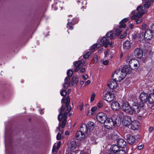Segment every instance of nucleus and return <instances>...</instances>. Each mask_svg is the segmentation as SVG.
<instances>
[{
	"instance_id": "obj_1",
	"label": "nucleus",
	"mask_w": 154,
	"mask_h": 154,
	"mask_svg": "<svg viewBox=\"0 0 154 154\" xmlns=\"http://www.w3.org/2000/svg\"><path fill=\"white\" fill-rule=\"evenodd\" d=\"M70 102V98L67 97L66 99L63 98L62 100V106L58 116V119L59 122V126L63 128L66 123L67 114L70 111L71 106H69Z\"/></svg>"
},
{
	"instance_id": "obj_2",
	"label": "nucleus",
	"mask_w": 154,
	"mask_h": 154,
	"mask_svg": "<svg viewBox=\"0 0 154 154\" xmlns=\"http://www.w3.org/2000/svg\"><path fill=\"white\" fill-rule=\"evenodd\" d=\"M143 7L142 6H139L137 8L136 12L134 10L130 14V17L132 20H135L137 24L140 23L142 21L141 17L144 14L145 12L143 10Z\"/></svg>"
},
{
	"instance_id": "obj_3",
	"label": "nucleus",
	"mask_w": 154,
	"mask_h": 154,
	"mask_svg": "<svg viewBox=\"0 0 154 154\" xmlns=\"http://www.w3.org/2000/svg\"><path fill=\"white\" fill-rule=\"evenodd\" d=\"M124 70L122 68L116 70L113 74V79L115 78V79L117 80V81H120L123 80L126 75L125 72L123 71V70Z\"/></svg>"
},
{
	"instance_id": "obj_4",
	"label": "nucleus",
	"mask_w": 154,
	"mask_h": 154,
	"mask_svg": "<svg viewBox=\"0 0 154 154\" xmlns=\"http://www.w3.org/2000/svg\"><path fill=\"white\" fill-rule=\"evenodd\" d=\"M117 117L116 116H113L111 119L107 118L103 123L105 127L107 129H112L117 124Z\"/></svg>"
},
{
	"instance_id": "obj_5",
	"label": "nucleus",
	"mask_w": 154,
	"mask_h": 154,
	"mask_svg": "<svg viewBox=\"0 0 154 154\" xmlns=\"http://www.w3.org/2000/svg\"><path fill=\"white\" fill-rule=\"evenodd\" d=\"M126 60L127 63L128 62L129 65L132 69H137L140 66L139 61L135 59H132L131 57L128 56Z\"/></svg>"
},
{
	"instance_id": "obj_6",
	"label": "nucleus",
	"mask_w": 154,
	"mask_h": 154,
	"mask_svg": "<svg viewBox=\"0 0 154 154\" xmlns=\"http://www.w3.org/2000/svg\"><path fill=\"white\" fill-rule=\"evenodd\" d=\"M121 115L119 117L121 118L123 117L122 120V124L126 126H129L132 121L131 118L128 116H124L123 113L122 112L121 113Z\"/></svg>"
},
{
	"instance_id": "obj_7",
	"label": "nucleus",
	"mask_w": 154,
	"mask_h": 154,
	"mask_svg": "<svg viewBox=\"0 0 154 154\" xmlns=\"http://www.w3.org/2000/svg\"><path fill=\"white\" fill-rule=\"evenodd\" d=\"M107 118V115L103 112H99L96 115L97 120L102 124L104 122Z\"/></svg>"
},
{
	"instance_id": "obj_8",
	"label": "nucleus",
	"mask_w": 154,
	"mask_h": 154,
	"mask_svg": "<svg viewBox=\"0 0 154 154\" xmlns=\"http://www.w3.org/2000/svg\"><path fill=\"white\" fill-rule=\"evenodd\" d=\"M143 106V103L136 104L134 105L132 107H131L130 111H131L132 113H130V114L138 113L140 111L141 109L142 108Z\"/></svg>"
},
{
	"instance_id": "obj_9",
	"label": "nucleus",
	"mask_w": 154,
	"mask_h": 154,
	"mask_svg": "<svg viewBox=\"0 0 154 154\" xmlns=\"http://www.w3.org/2000/svg\"><path fill=\"white\" fill-rule=\"evenodd\" d=\"M114 95L110 91L106 93L103 96V99L109 102H111L114 99Z\"/></svg>"
},
{
	"instance_id": "obj_10",
	"label": "nucleus",
	"mask_w": 154,
	"mask_h": 154,
	"mask_svg": "<svg viewBox=\"0 0 154 154\" xmlns=\"http://www.w3.org/2000/svg\"><path fill=\"white\" fill-rule=\"evenodd\" d=\"M121 106L122 110L128 113L129 114L132 113L131 111H130L131 107L128 102H125L123 103Z\"/></svg>"
},
{
	"instance_id": "obj_11",
	"label": "nucleus",
	"mask_w": 154,
	"mask_h": 154,
	"mask_svg": "<svg viewBox=\"0 0 154 154\" xmlns=\"http://www.w3.org/2000/svg\"><path fill=\"white\" fill-rule=\"evenodd\" d=\"M144 38L148 40L154 36V32H153L150 29H147L144 33Z\"/></svg>"
},
{
	"instance_id": "obj_12",
	"label": "nucleus",
	"mask_w": 154,
	"mask_h": 154,
	"mask_svg": "<svg viewBox=\"0 0 154 154\" xmlns=\"http://www.w3.org/2000/svg\"><path fill=\"white\" fill-rule=\"evenodd\" d=\"M77 148L76 143L75 141H71L68 144V149L72 152H75Z\"/></svg>"
},
{
	"instance_id": "obj_13",
	"label": "nucleus",
	"mask_w": 154,
	"mask_h": 154,
	"mask_svg": "<svg viewBox=\"0 0 154 154\" xmlns=\"http://www.w3.org/2000/svg\"><path fill=\"white\" fill-rule=\"evenodd\" d=\"M111 80L109 81L107 83V85L109 88L113 89L116 88L118 86V84L116 82L117 80L115 79Z\"/></svg>"
},
{
	"instance_id": "obj_14",
	"label": "nucleus",
	"mask_w": 154,
	"mask_h": 154,
	"mask_svg": "<svg viewBox=\"0 0 154 154\" xmlns=\"http://www.w3.org/2000/svg\"><path fill=\"white\" fill-rule=\"evenodd\" d=\"M140 125L139 122L137 120H135L131 121L129 126V128H131L132 130H135L138 129Z\"/></svg>"
},
{
	"instance_id": "obj_15",
	"label": "nucleus",
	"mask_w": 154,
	"mask_h": 154,
	"mask_svg": "<svg viewBox=\"0 0 154 154\" xmlns=\"http://www.w3.org/2000/svg\"><path fill=\"white\" fill-rule=\"evenodd\" d=\"M149 95L148 94L143 92H141L140 96V100L143 103H145L148 101Z\"/></svg>"
},
{
	"instance_id": "obj_16",
	"label": "nucleus",
	"mask_w": 154,
	"mask_h": 154,
	"mask_svg": "<svg viewBox=\"0 0 154 154\" xmlns=\"http://www.w3.org/2000/svg\"><path fill=\"white\" fill-rule=\"evenodd\" d=\"M134 54L135 57L140 58L143 56V52L142 50L139 48H137L135 49L134 51Z\"/></svg>"
},
{
	"instance_id": "obj_17",
	"label": "nucleus",
	"mask_w": 154,
	"mask_h": 154,
	"mask_svg": "<svg viewBox=\"0 0 154 154\" xmlns=\"http://www.w3.org/2000/svg\"><path fill=\"white\" fill-rule=\"evenodd\" d=\"M80 131L84 134L89 135L90 134L89 132L87 125L85 124H82L80 128Z\"/></svg>"
},
{
	"instance_id": "obj_18",
	"label": "nucleus",
	"mask_w": 154,
	"mask_h": 154,
	"mask_svg": "<svg viewBox=\"0 0 154 154\" xmlns=\"http://www.w3.org/2000/svg\"><path fill=\"white\" fill-rule=\"evenodd\" d=\"M119 147L117 145H112L109 150L110 154H115L116 152L119 151L120 149Z\"/></svg>"
},
{
	"instance_id": "obj_19",
	"label": "nucleus",
	"mask_w": 154,
	"mask_h": 154,
	"mask_svg": "<svg viewBox=\"0 0 154 154\" xmlns=\"http://www.w3.org/2000/svg\"><path fill=\"white\" fill-rule=\"evenodd\" d=\"M117 145L122 148H124L126 146V142L122 139H119L117 141Z\"/></svg>"
},
{
	"instance_id": "obj_20",
	"label": "nucleus",
	"mask_w": 154,
	"mask_h": 154,
	"mask_svg": "<svg viewBox=\"0 0 154 154\" xmlns=\"http://www.w3.org/2000/svg\"><path fill=\"white\" fill-rule=\"evenodd\" d=\"M111 108L114 110H117L120 108L119 103L116 101H113L111 104Z\"/></svg>"
},
{
	"instance_id": "obj_21",
	"label": "nucleus",
	"mask_w": 154,
	"mask_h": 154,
	"mask_svg": "<svg viewBox=\"0 0 154 154\" xmlns=\"http://www.w3.org/2000/svg\"><path fill=\"white\" fill-rule=\"evenodd\" d=\"M87 126L89 132L90 134L91 132L93 130L95 126V124L94 122H89L88 123Z\"/></svg>"
},
{
	"instance_id": "obj_22",
	"label": "nucleus",
	"mask_w": 154,
	"mask_h": 154,
	"mask_svg": "<svg viewBox=\"0 0 154 154\" xmlns=\"http://www.w3.org/2000/svg\"><path fill=\"white\" fill-rule=\"evenodd\" d=\"M85 135L80 131H78L75 135V137L78 140H81L85 138Z\"/></svg>"
},
{
	"instance_id": "obj_23",
	"label": "nucleus",
	"mask_w": 154,
	"mask_h": 154,
	"mask_svg": "<svg viewBox=\"0 0 154 154\" xmlns=\"http://www.w3.org/2000/svg\"><path fill=\"white\" fill-rule=\"evenodd\" d=\"M127 141L130 144H133L135 141V138L132 135L127 136Z\"/></svg>"
},
{
	"instance_id": "obj_24",
	"label": "nucleus",
	"mask_w": 154,
	"mask_h": 154,
	"mask_svg": "<svg viewBox=\"0 0 154 154\" xmlns=\"http://www.w3.org/2000/svg\"><path fill=\"white\" fill-rule=\"evenodd\" d=\"M83 63L81 61H79L75 63H74L75 71H78L81 67L83 66Z\"/></svg>"
},
{
	"instance_id": "obj_25",
	"label": "nucleus",
	"mask_w": 154,
	"mask_h": 154,
	"mask_svg": "<svg viewBox=\"0 0 154 154\" xmlns=\"http://www.w3.org/2000/svg\"><path fill=\"white\" fill-rule=\"evenodd\" d=\"M131 47V43L129 41L127 40L123 44V48L125 51H128L130 49Z\"/></svg>"
},
{
	"instance_id": "obj_26",
	"label": "nucleus",
	"mask_w": 154,
	"mask_h": 154,
	"mask_svg": "<svg viewBox=\"0 0 154 154\" xmlns=\"http://www.w3.org/2000/svg\"><path fill=\"white\" fill-rule=\"evenodd\" d=\"M107 43H109V40L106 37H103L100 40V45L101 46L105 45V48L108 47Z\"/></svg>"
},
{
	"instance_id": "obj_27",
	"label": "nucleus",
	"mask_w": 154,
	"mask_h": 154,
	"mask_svg": "<svg viewBox=\"0 0 154 154\" xmlns=\"http://www.w3.org/2000/svg\"><path fill=\"white\" fill-rule=\"evenodd\" d=\"M77 2L79 5H82L81 9H84L86 7V5L87 4L86 0H76Z\"/></svg>"
},
{
	"instance_id": "obj_28",
	"label": "nucleus",
	"mask_w": 154,
	"mask_h": 154,
	"mask_svg": "<svg viewBox=\"0 0 154 154\" xmlns=\"http://www.w3.org/2000/svg\"><path fill=\"white\" fill-rule=\"evenodd\" d=\"M148 102L151 104H154V94L153 93L149 95Z\"/></svg>"
},
{
	"instance_id": "obj_29",
	"label": "nucleus",
	"mask_w": 154,
	"mask_h": 154,
	"mask_svg": "<svg viewBox=\"0 0 154 154\" xmlns=\"http://www.w3.org/2000/svg\"><path fill=\"white\" fill-rule=\"evenodd\" d=\"M60 145L61 143L60 141H59L57 143H55L52 149V151L53 152L55 151V152H56L57 149L60 147Z\"/></svg>"
},
{
	"instance_id": "obj_30",
	"label": "nucleus",
	"mask_w": 154,
	"mask_h": 154,
	"mask_svg": "<svg viewBox=\"0 0 154 154\" xmlns=\"http://www.w3.org/2000/svg\"><path fill=\"white\" fill-rule=\"evenodd\" d=\"M128 18H125L120 22L119 27L125 28V23L128 20Z\"/></svg>"
},
{
	"instance_id": "obj_31",
	"label": "nucleus",
	"mask_w": 154,
	"mask_h": 154,
	"mask_svg": "<svg viewBox=\"0 0 154 154\" xmlns=\"http://www.w3.org/2000/svg\"><path fill=\"white\" fill-rule=\"evenodd\" d=\"M121 68L122 69H124V70H123V71L125 72L126 74L131 73V69H132L131 68H128L127 66H125Z\"/></svg>"
},
{
	"instance_id": "obj_32",
	"label": "nucleus",
	"mask_w": 154,
	"mask_h": 154,
	"mask_svg": "<svg viewBox=\"0 0 154 154\" xmlns=\"http://www.w3.org/2000/svg\"><path fill=\"white\" fill-rule=\"evenodd\" d=\"M71 19L69 18L68 19V23H67V27L70 29L72 30L73 29L72 26L74 25L72 21H70L69 20H71Z\"/></svg>"
},
{
	"instance_id": "obj_33",
	"label": "nucleus",
	"mask_w": 154,
	"mask_h": 154,
	"mask_svg": "<svg viewBox=\"0 0 154 154\" xmlns=\"http://www.w3.org/2000/svg\"><path fill=\"white\" fill-rule=\"evenodd\" d=\"M152 0H145V2L144 5V8H149L150 4V2Z\"/></svg>"
},
{
	"instance_id": "obj_34",
	"label": "nucleus",
	"mask_w": 154,
	"mask_h": 154,
	"mask_svg": "<svg viewBox=\"0 0 154 154\" xmlns=\"http://www.w3.org/2000/svg\"><path fill=\"white\" fill-rule=\"evenodd\" d=\"M69 81V77H66L64 80L65 83L63 85V87L65 88H66L69 86L68 82Z\"/></svg>"
},
{
	"instance_id": "obj_35",
	"label": "nucleus",
	"mask_w": 154,
	"mask_h": 154,
	"mask_svg": "<svg viewBox=\"0 0 154 154\" xmlns=\"http://www.w3.org/2000/svg\"><path fill=\"white\" fill-rule=\"evenodd\" d=\"M122 28H120L119 26V28L116 29L115 32V34L116 35L118 36L120 35L122 32Z\"/></svg>"
},
{
	"instance_id": "obj_36",
	"label": "nucleus",
	"mask_w": 154,
	"mask_h": 154,
	"mask_svg": "<svg viewBox=\"0 0 154 154\" xmlns=\"http://www.w3.org/2000/svg\"><path fill=\"white\" fill-rule=\"evenodd\" d=\"M106 36L107 38H110V39L113 38L114 34L112 31L108 32L106 35Z\"/></svg>"
},
{
	"instance_id": "obj_37",
	"label": "nucleus",
	"mask_w": 154,
	"mask_h": 154,
	"mask_svg": "<svg viewBox=\"0 0 154 154\" xmlns=\"http://www.w3.org/2000/svg\"><path fill=\"white\" fill-rule=\"evenodd\" d=\"M99 47V46L97 44H94L91 47V50H94L97 49Z\"/></svg>"
},
{
	"instance_id": "obj_38",
	"label": "nucleus",
	"mask_w": 154,
	"mask_h": 154,
	"mask_svg": "<svg viewBox=\"0 0 154 154\" xmlns=\"http://www.w3.org/2000/svg\"><path fill=\"white\" fill-rule=\"evenodd\" d=\"M144 34L143 32H140L138 35V37L139 38L140 40H141V39H143L144 38Z\"/></svg>"
},
{
	"instance_id": "obj_39",
	"label": "nucleus",
	"mask_w": 154,
	"mask_h": 154,
	"mask_svg": "<svg viewBox=\"0 0 154 154\" xmlns=\"http://www.w3.org/2000/svg\"><path fill=\"white\" fill-rule=\"evenodd\" d=\"M91 55V53L90 52H87L86 54H85L84 56V58L85 59L88 58Z\"/></svg>"
},
{
	"instance_id": "obj_40",
	"label": "nucleus",
	"mask_w": 154,
	"mask_h": 154,
	"mask_svg": "<svg viewBox=\"0 0 154 154\" xmlns=\"http://www.w3.org/2000/svg\"><path fill=\"white\" fill-rule=\"evenodd\" d=\"M95 96V94L94 93H93L91 97L90 101L91 102H93L94 100Z\"/></svg>"
},
{
	"instance_id": "obj_41",
	"label": "nucleus",
	"mask_w": 154,
	"mask_h": 154,
	"mask_svg": "<svg viewBox=\"0 0 154 154\" xmlns=\"http://www.w3.org/2000/svg\"><path fill=\"white\" fill-rule=\"evenodd\" d=\"M67 74L68 76L71 77L72 76L73 74V72L72 70L69 69L67 71Z\"/></svg>"
},
{
	"instance_id": "obj_42",
	"label": "nucleus",
	"mask_w": 154,
	"mask_h": 154,
	"mask_svg": "<svg viewBox=\"0 0 154 154\" xmlns=\"http://www.w3.org/2000/svg\"><path fill=\"white\" fill-rule=\"evenodd\" d=\"M66 91L65 90H63L61 91L60 94L62 96H64L66 95Z\"/></svg>"
},
{
	"instance_id": "obj_43",
	"label": "nucleus",
	"mask_w": 154,
	"mask_h": 154,
	"mask_svg": "<svg viewBox=\"0 0 154 154\" xmlns=\"http://www.w3.org/2000/svg\"><path fill=\"white\" fill-rule=\"evenodd\" d=\"M98 57L97 55H94L93 58V60L94 61V63H96L97 61Z\"/></svg>"
},
{
	"instance_id": "obj_44",
	"label": "nucleus",
	"mask_w": 154,
	"mask_h": 154,
	"mask_svg": "<svg viewBox=\"0 0 154 154\" xmlns=\"http://www.w3.org/2000/svg\"><path fill=\"white\" fill-rule=\"evenodd\" d=\"M103 105V102L102 101H100L98 103L97 106L99 108H101Z\"/></svg>"
},
{
	"instance_id": "obj_45",
	"label": "nucleus",
	"mask_w": 154,
	"mask_h": 154,
	"mask_svg": "<svg viewBox=\"0 0 154 154\" xmlns=\"http://www.w3.org/2000/svg\"><path fill=\"white\" fill-rule=\"evenodd\" d=\"M108 46L109 45V46L112 47L114 45V43L112 42L111 41L110 42V41H109V43H107Z\"/></svg>"
},
{
	"instance_id": "obj_46",
	"label": "nucleus",
	"mask_w": 154,
	"mask_h": 154,
	"mask_svg": "<svg viewBox=\"0 0 154 154\" xmlns=\"http://www.w3.org/2000/svg\"><path fill=\"white\" fill-rule=\"evenodd\" d=\"M61 137V134L60 133H58L57 136V139L58 140H60Z\"/></svg>"
},
{
	"instance_id": "obj_47",
	"label": "nucleus",
	"mask_w": 154,
	"mask_h": 154,
	"mask_svg": "<svg viewBox=\"0 0 154 154\" xmlns=\"http://www.w3.org/2000/svg\"><path fill=\"white\" fill-rule=\"evenodd\" d=\"M82 77L83 79L85 80H87L88 79V76L86 74L83 75Z\"/></svg>"
},
{
	"instance_id": "obj_48",
	"label": "nucleus",
	"mask_w": 154,
	"mask_h": 154,
	"mask_svg": "<svg viewBox=\"0 0 154 154\" xmlns=\"http://www.w3.org/2000/svg\"><path fill=\"white\" fill-rule=\"evenodd\" d=\"M97 109V108L96 106H94L91 108V110L92 112H94Z\"/></svg>"
},
{
	"instance_id": "obj_49",
	"label": "nucleus",
	"mask_w": 154,
	"mask_h": 154,
	"mask_svg": "<svg viewBox=\"0 0 154 154\" xmlns=\"http://www.w3.org/2000/svg\"><path fill=\"white\" fill-rule=\"evenodd\" d=\"M109 53V49H107L106 51L104 52V54L105 56L106 57H108Z\"/></svg>"
},
{
	"instance_id": "obj_50",
	"label": "nucleus",
	"mask_w": 154,
	"mask_h": 154,
	"mask_svg": "<svg viewBox=\"0 0 154 154\" xmlns=\"http://www.w3.org/2000/svg\"><path fill=\"white\" fill-rule=\"evenodd\" d=\"M103 63L104 65H107L109 63V61L107 60H105L103 61Z\"/></svg>"
},
{
	"instance_id": "obj_51",
	"label": "nucleus",
	"mask_w": 154,
	"mask_h": 154,
	"mask_svg": "<svg viewBox=\"0 0 154 154\" xmlns=\"http://www.w3.org/2000/svg\"><path fill=\"white\" fill-rule=\"evenodd\" d=\"M143 145H141L139 146H138V149L139 150H141L143 148Z\"/></svg>"
},
{
	"instance_id": "obj_52",
	"label": "nucleus",
	"mask_w": 154,
	"mask_h": 154,
	"mask_svg": "<svg viewBox=\"0 0 154 154\" xmlns=\"http://www.w3.org/2000/svg\"><path fill=\"white\" fill-rule=\"evenodd\" d=\"M91 82L89 80L87 81L85 83V85H87L90 83Z\"/></svg>"
},
{
	"instance_id": "obj_53",
	"label": "nucleus",
	"mask_w": 154,
	"mask_h": 154,
	"mask_svg": "<svg viewBox=\"0 0 154 154\" xmlns=\"http://www.w3.org/2000/svg\"><path fill=\"white\" fill-rule=\"evenodd\" d=\"M129 27L131 29H132L134 26V25L132 23L130 24L129 25Z\"/></svg>"
},
{
	"instance_id": "obj_54",
	"label": "nucleus",
	"mask_w": 154,
	"mask_h": 154,
	"mask_svg": "<svg viewBox=\"0 0 154 154\" xmlns=\"http://www.w3.org/2000/svg\"><path fill=\"white\" fill-rule=\"evenodd\" d=\"M85 71V69L84 68H82L80 69V72H84Z\"/></svg>"
},
{
	"instance_id": "obj_55",
	"label": "nucleus",
	"mask_w": 154,
	"mask_h": 154,
	"mask_svg": "<svg viewBox=\"0 0 154 154\" xmlns=\"http://www.w3.org/2000/svg\"><path fill=\"white\" fill-rule=\"evenodd\" d=\"M153 128L152 127H150L149 129V131L150 132H152L153 130Z\"/></svg>"
},
{
	"instance_id": "obj_56",
	"label": "nucleus",
	"mask_w": 154,
	"mask_h": 154,
	"mask_svg": "<svg viewBox=\"0 0 154 154\" xmlns=\"http://www.w3.org/2000/svg\"><path fill=\"white\" fill-rule=\"evenodd\" d=\"M127 35V33L125 32L123 34L121 35V38H123L125 36Z\"/></svg>"
},
{
	"instance_id": "obj_57",
	"label": "nucleus",
	"mask_w": 154,
	"mask_h": 154,
	"mask_svg": "<svg viewBox=\"0 0 154 154\" xmlns=\"http://www.w3.org/2000/svg\"><path fill=\"white\" fill-rule=\"evenodd\" d=\"M83 107V104L81 103L80 105V110H82Z\"/></svg>"
},
{
	"instance_id": "obj_58",
	"label": "nucleus",
	"mask_w": 154,
	"mask_h": 154,
	"mask_svg": "<svg viewBox=\"0 0 154 154\" xmlns=\"http://www.w3.org/2000/svg\"><path fill=\"white\" fill-rule=\"evenodd\" d=\"M66 154H75V153L72 152V153H71L70 152H69L68 153H67Z\"/></svg>"
},
{
	"instance_id": "obj_59",
	"label": "nucleus",
	"mask_w": 154,
	"mask_h": 154,
	"mask_svg": "<svg viewBox=\"0 0 154 154\" xmlns=\"http://www.w3.org/2000/svg\"><path fill=\"white\" fill-rule=\"evenodd\" d=\"M65 134L66 135H68L69 134V132L68 131H66L65 133Z\"/></svg>"
},
{
	"instance_id": "obj_60",
	"label": "nucleus",
	"mask_w": 154,
	"mask_h": 154,
	"mask_svg": "<svg viewBox=\"0 0 154 154\" xmlns=\"http://www.w3.org/2000/svg\"><path fill=\"white\" fill-rule=\"evenodd\" d=\"M84 83V82L83 81H82L81 82H80V83L82 85V84H83Z\"/></svg>"
},
{
	"instance_id": "obj_61",
	"label": "nucleus",
	"mask_w": 154,
	"mask_h": 154,
	"mask_svg": "<svg viewBox=\"0 0 154 154\" xmlns=\"http://www.w3.org/2000/svg\"><path fill=\"white\" fill-rule=\"evenodd\" d=\"M107 110H106V109H105V110L106 111H109V109L108 108H107Z\"/></svg>"
},
{
	"instance_id": "obj_62",
	"label": "nucleus",
	"mask_w": 154,
	"mask_h": 154,
	"mask_svg": "<svg viewBox=\"0 0 154 154\" xmlns=\"http://www.w3.org/2000/svg\"><path fill=\"white\" fill-rule=\"evenodd\" d=\"M52 152H53V154H56V152H55V151H54V152H53L52 151Z\"/></svg>"
},
{
	"instance_id": "obj_63",
	"label": "nucleus",
	"mask_w": 154,
	"mask_h": 154,
	"mask_svg": "<svg viewBox=\"0 0 154 154\" xmlns=\"http://www.w3.org/2000/svg\"><path fill=\"white\" fill-rule=\"evenodd\" d=\"M57 129H58L59 130V129H60V127H57Z\"/></svg>"
},
{
	"instance_id": "obj_64",
	"label": "nucleus",
	"mask_w": 154,
	"mask_h": 154,
	"mask_svg": "<svg viewBox=\"0 0 154 154\" xmlns=\"http://www.w3.org/2000/svg\"><path fill=\"white\" fill-rule=\"evenodd\" d=\"M55 6V5H52V7H53L54 6Z\"/></svg>"
}]
</instances>
